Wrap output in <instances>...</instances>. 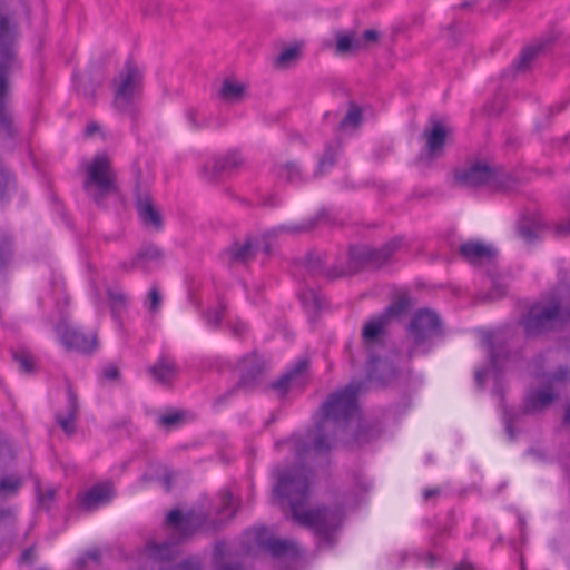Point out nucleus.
<instances>
[{
	"label": "nucleus",
	"mask_w": 570,
	"mask_h": 570,
	"mask_svg": "<svg viewBox=\"0 0 570 570\" xmlns=\"http://www.w3.org/2000/svg\"><path fill=\"white\" fill-rule=\"evenodd\" d=\"M362 383L351 382L344 389L328 395L320 409V419L315 428L307 434L308 442L303 444L295 441V449L299 458L313 453L315 456L330 452L337 436L345 432L354 421H358L357 394Z\"/></svg>",
	"instance_id": "nucleus-1"
},
{
	"label": "nucleus",
	"mask_w": 570,
	"mask_h": 570,
	"mask_svg": "<svg viewBox=\"0 0 570 570\" xmlns=\"http://www.w3.org/2000/svg\"><path fill=\"white\" fill-rule=\"evenodd\" d=\"M275 495L286 500L292 518L299 525L312 530L317 538L330 541L336 522L341 521V511L325 507L308 509L305 507L311 493V473L304 468H293L277 474Z\"/></svg>",
	"instance_id": "nucleus-2"
},
{
	"label": "nucleus",
	"mask_w": 570,
	"mask_h": 570,
	"mask_svg": "<svg viewBox=\"0 0 570 570\" xmlns=\"http://www.w3.org/2000/svg\"><path fill=\"white\" fill-rule=\"evenodd\" d=\"M400 246V240H391L380 249L367 246H353L350 248V265L347 269L326 268L325 255L320 252H312L305 258L306 268L315 275H324L328 278H337L355 273L364 265L379 267L386 263Z\"/></svg>",
	"instance_id": "nucleus-3"
},
{
	"label": "nucleus",
	"mask_w": 570,
	"mask_h": 570,
	"mask_svg": "<svg viewBox=\"0 0 570 570\" xmlns=\"http://www.w3.org/2000/svg\"><path fill=\"white\" fill-rule=\"evenodd\" d=\"M16 24L9 18L0 14V134L13 136L12 117L7 107V77L16 66Z\"/></svg>",
	"instance_id": "nucleus-4"
},
{
	"label": "nucleus",
	"mask_w": 570,
	"mask_h": 570,
	"mask_svg": "<svg viewBox=\"0 0 570 570\" xmlns=\"http://www.w3.org/2000/svg\"><path fill=\"white\" fill-rule=\"evenodd\" d=\"M83 189L87 196L99 207L119 196L117 174L106 154H97L86 166Z\"/></svg>",
	"instance_id": "nucleus-5"
},
{
	"label": "nucleus",
	"mask_w": 570,
	"mask_h": 570,
	"mask_svg": "<svg viewBox=\"0 0 570 570\" xmlns=\"http://www.w3.org/2000/svg\"><path fill=\"white\" fill-rule=\"evenodd\" d=\"M570 317V306L563 305L557 295L534 303L522 320L527 336H537L566 323Z\"/></svg>",
	"instance_id": "nucleus-6"
},
{
	"label": "nucleus",
	"mask_w": 570,
	"mask_h": 570,
	"mask_svg": "<svg viewBox=\"0 0 570 570\" xmlns=\"http://www.w3.org/2000/svg\"><path fill=\"white\" fill-rule=\"evenodd\" d=\"M142 86V75L138 67L128 60L112 80L114 108L124 115L134 116Z\"/></svg>",
	"instance_id": "nucleus-7"
},
{
	"label": "nucleus",
	"mask_w": 570,
	"mask_h": 570,
	"mask_svg": "<svg viewBox=\"0 0 570 570\" xmlns=\"http://www.w3.org/2000/svg\"><path fill=\"white\" fill-rule=\"evenodd\" d=\"M204 518L195 512L185 515L179 510H173L167 514L166 524L173 528V535L177 537L176 542H164L161 544L148 543L147 551L156 560H170L177 552V543L191 535L203 523Z\"/></svg>",
	"instance_id": "nucleus-8"
},
{
	"label": "nucleus",
	"mask_w": 570,
	"mask_h": 570,
	"mask_svg": "<svg viewBox=\"0 0 570 570\" xmlns=\"http://www.w3.org/2000/svg\"><path fill=\"white\" fill-rule=\"evenodd\" d=\"M389 322L390 321L386 318V315L381 313L365 323L362 332L365 350L368 356L367 380L376 381L381 384L387 383L390 376L394 374L391 366L374 353V345L380 342L381 335Z\"/></svg>",
	"instance_id": "nucleus-9"
},
{
	"label": "nucleus",
	"mask_w": 570,
	"mask_h": 570,
	"mask_svg": "<svg viewBox=\"0 0 570 570\" xmlns=\"http://www.w3.org/2000/svg\"><path fill=\"white\" fill-rule=\"evenodd\" d=\"M416 346L424 344L441 332V322L436 313L430 309L417 311L409 325Z\"/></svg>",
	"instance_id": "nucleus-10"
},
{
	"label": "nucleus",
	"mask_w": 570,
	"mask_h": 570,
	"mask_svg": "<svg viewBox=\"0 0 570 570\" xmlns=\"http://www.w3.org/2000/svg\"><path fill=\"white\" fill-rule=\"evenodd\" d=\"M255 541L261 548L267 550L274 558L284 557L295 559L301 554V550L296 541L278 539L266 528L255 530Z\"/></svg>",
	"instance_id": "nucleus-11"
},
{
	"label": "nucleus",
	"mask_w": 570,
	"mask_h": 570,
	"mask_svg": "<svg viewBox=\"0 0 570 570\" xmlns=\"http://www.w3.org/2000/svg\"><path fill=\"white\" fill-rule=\"evenodd\" d=\"M57 333L59 334L61 344L68 351L87 354L97 348V336L94 333L85 334L78 327L68 324H59L57 326Z\"/></svg>",
	"instance_id": "nucleus-12"
},
{
	"label": "nucleus",
	"mask_w": 570,
	"mask_h": 570,
	"mask_svg": "<svg viewBox=\"0 0 570 570\" xmlns=\"http://www.w3.org/2000/svg\"><path fill=\"white\" fill-rule=\"evenodd\" d=\"M568 374L569 371L566 367H560L547 380V386L541 390L530 391L527 396L524 411L527 413H534L549 406L557 397V394L552 392V384L563 382Z\"/></svg>",
	"instance_id": "nucleus-13"
},
{
	"label": "nucleus",
	"mask_w": 570,
	"mask_h": 570,
	"mask_svg": "<svg viewBox=\"0 0 570 570\" xmlns=\"http://www.w3.org/2000/svg\"><path fill=\"white\" fill-rule=\"evenodd\" d=\"M455 181L464 187L490 185L498 179V173L485 163H474L455 173Z\"/></svg>",
	"instance_id": "nucleus-14"
},
{
	"label": "nucleus",
	"mask_w": 570,
	"mask_h": 570,
	"mask_svg": "<svg viewBox=\"0 0 570 570\" xmlns=\"http://www.w3.org/2000/svg\"><path fill=\"white\" fill-rule=\"evenodd\" d=\"M261 242L257 237L246 236L243 239L235 240L223 254L226 264L246 265L253 261L259 249Z\"/></svg>",
	"instance_id": "nucleus-15"
},
{
	"label": "nucleus",
	"mask_w": 570,
	"mask_h": 570,
	"mask_svg": "<svg viewBox=\"0 0 570 570\" xmlns=\"http://www.w3.org/2000/svg\"><path fill=\"white\" fill-rule=\"evenodd\" d=\"M307 360H298L292 370L271 384V389L282 397L291 390L303 387L307 381Z\"/></svg>",
	"instance_id": "nucleus-16"
},
{
	"label": "nucleus",
	"mask_w": 570,
	"mask_h": 570,
	"mask_svg": "<svg viewBox=\"0 0 570 570\" xmlns=\"http://www.w3.org/2000/svg\"><path fill=\"white\" fill-rule=\"evenodd\" d=\"M548 230H550V224L538 213L523 216L517 226L519 237L528 245L540 242Z\"/></svg>",
	"instance_id": "nucleus-17"
},
{
	"label": "nucleus",
	"mask_w": 570,
	"mask_h": 570,
	"mask_svg": "<svg viewBox=\"0 0 570 570\" xmlns=\"http://www.w3.org/2000/svg\"><path fill=\"white\" fill-rule=\"evenodd\" d=\"M242 161V157L237 151H230L224 156L214 157L203 166V177L208 181H216L225 174L240 166Z\"/></svg>",
	"instance_id": "nucleus-18"
},
{
	"label": "nucleus",
	"mask_w": 570,
	"mask_h": 570,
	"mask_svg": "<svg viewBox=\"0 0 570 570\" xmlns=\"http://www.w3.org/2000/svg\"><path fill=\"white\" fill-rule=\"evenodd\" d=\"M460 255L473 265H492L497 258V249L481 242H466L460 246Z\"/></svg>",
	"instance_id": "nucleus-19"
},
{
	"label": "nucleus",
	"mask_w": 570,
	"mask_h": 570,
	"mask_svg": "<svg viewBox=\"0 0 570 570\" xmlns=\"http://www.w3.org/2000/svg\"><path fill=\"white\" fill-rule=\"evenodd\" d=\"M264 371L263 360L255 353L244 357L239 363L240 379L238 387L249 389L255 385Z\"/></svg>",
	"instance_id": "nucleus-20"
},
{
	"label": "nucleus",
	"mask_w": 570,
	"mask_h": 570,
	"mask_svg": "<svg viewBox=\"0 0 570 570\" xmlns=\"http://www.w3.org/2000/svg\"><path fill=\"white\" fill-rule=\"evenodd\" d=\"M424 136L426 138V146L423 157H426L428 160H432L439 157L443 151L446 129L441 122L435 121L430 130H424Z\"/></svg>",
	"instance_id": "nucleus-21"
},
{
	"label": "nucleus",
	"mask_w": 570,
	"mask_h": 570,
	"mask_svg": "<svg viewBox=\"0 0 570 570\" xmlns=\"http://www.w3.org/2000/svg\"><path fill=\"white\" fill-rule=\"evenodd\" d=\"M326 214L324 212L317 213L315 216L311 217L309 219H306L299 224H285L279 225L277 227H274L272 230H268L266 233V237H271V235H281V234H288V235H298L303 233L311 232L316 226H318L323 220L326 219Z\"/></svg>",
	"instance_id": "nucleus-22"
},
{
	"label": "nucleus",
	"mask_w": 570,
	"mask_h": 570,
	"mask_svg": "<svg viewBox=\"0 0 570 570\" xmlns=\"http://www.w3.org/2000/svg\"><path fill=\"white\" fill-rule=\"evenodd\" d=\"M79 406L77 395L69 389L67 393V405L63 413H57L56 420L63 432L71 435L76 431V420L78 416Z\"/></svg>",
	"instance_id": "nucleus-23"
},
{
	"label": "nucleus",
	"mask_w": 570,
	"mask_h": 570,
	"mask_svg": "<svg viewBox=\"0 0 570 570\" xmlns=\"http://www.w3.org/2000/svg\"><path fill=\"white\" fill-rule=\"evenodd\" d=\"M137 210L141 222L147 227L159 230L163 227V218L158 209H156L148 195L137 196Z\"/></svg>",
	"instance_id": "nucleus-24"
},
{
	"label": "nucleus",
	"mask_w": 570,
	"mask_h": 570,
	"mask_svg": "<svg viewBox=\"0 0 570 570\" xmlns=\"http://www.w3.org/2000/svg\"><path fill=\"white\" fill-rule=\"evenodd\" d=\"M112 498V487L110 483H100L91 487L82 498V507L92 510L101 504H106Z\"/></svg>",
	"instance_id": "nucleus-25"
},
{
	"label": "nucleus",
	"mask_w": 570,
	"mask_h": 570,
	"mask_svg": "<svg viewBox=\"0 0 570 570\" xmlns=\"http://www.w3.org/2000/svg\"><path fill=\"white\" fill-rule=\"evenodd\" d=\"M148 372L158 383L169 385L178 374V367L170 357L161 356Z\"/></svg>",
	"instance_id": "nucleus-26"
},
{
	"label": "nucleus",
	"mask_w": 570,
	"mask_h": 570,
	"mask_svg": "<svg viewBox=\"0 0 570 570\" xmlns=\"http://www.w3.org/2000/svg\"><path fill=\"white\" fill-rule=\"evenodd\" d=\"M341 151V144L338 141L326 145L322 157L318 160L315 176L324 175L335 164L336 156Z\"/></svg>",
	"instance_id": "nucleus-27"
},
{
	"label": "nucleus",
	"mask_w": 570,
	"mask_h": 570,
	"mask_svg": "<svg viewBox=\"0 0 570 570\" xmlns=\"http://www.w3.org/2000/svg\"><path fill=\"white\" fill-rule=\"evenodd\" d=\"M362 39H357L354 35H337L335 51L336 53L344 55L347 52L355 53L362 50Z\"/></svg>",
	"instance_id": "nucleus-28"
},
{
	"label": "nucleus",
	"mask_w": 570,
	"mask_h": 570,
	"mask_svg": "<svg viewBox=\"0 0 570 570\" xmlns=\"http://www.w3.org/2000/svg\"><path fill=\"white\" fill-rule=\"evenodd\" d=\"M273 171L278 178L288 183H298L302 180V174L298 165L292 161L275 165Z\"/></svg>",
	"instance_id": "nucleus-29"
},
{
	"label": "nucleus",
	"mask_w": 570,
	"mask_h": 570,
	"mask_svg": "<svg viewBox=\"0 0 570 570\" xmlns=\"http://www.w3.org/2000/svg\"><path fill=\"white\" fill-rule=\"evenodd\" d=\"M245 90L246 87L243 83L235 82L232 80H225L222 85L219 95L222 99L228 102H236L242 100Z\"/></svg>",
	"instance_id": "nucleus-30"
},
{
	"label": "nucleus",
	"mask_w": 570,
	"mask_h": 570,
	"mask_svg": "<svg viewBox=\"0 0 570 570\" xmlns=\"http://www.w3.org/2000/svg\"><path fill=\"white\" fill-rule=\"evenodd\" d=\"M543 47L544 45L542 42H538L524 48L514 63L515 68L520 71L528 69L538 53L543 50Z\"/></svg>",
	"instance_id": "nucleus-31"
},
{
	"label": "nucleus",
	"mask_w": 570,
	"mask_h": 570,
	"mask_svg": "<svg viewBox=\"0 0 570 570\" xmlns=\"http://www.w3.org/2000/svg\"><path fill=\"white\" fill-rule=\"evenodd\" d=\"M299 52H301V47L298 45H293V46L284 48L275 60L276 67H278V68L289 67L292 63H294L298 59Z\"/></svg>",
	"instance_id": "nucleus-32"
},
{
	"label": "nucleus",
	"mask_w": 570,
	"mask_h": 570,
	"mask_svg": "<svg viewBox=\"0 0 570 570\" xmlns=\"http://www.w3.org/2000/svg\"><path fill=\"white\" fill-rule=\"evenodd\" d=\"M411 307V301L407 296H401L389 305L382 313L386 315L390 321L392 317H397L405 314Z\"/></svg>",
	"instance_id": "nucleus-33"
},
{
	"label": "nucleus",
	"mask_w": 570,
	"mask_h": 570,
	"mask_svg": "<svg viewBox=\"0 0 570 570\" xmlns=\"http://www.w3.org/2000/svg\"><path fill=\"white\" fill-rule=\"evenodd\" d=\"M224 543H217L215 546L214 550V563L216 570H246L240 563L235 562H224L223 559V552H224Z\"/></svg>",
	"instance_id": "nucleus-34"
},
{
	"label": "nucleus",
	"mask_w": 570,
	"mask_h": 570,
	"mask_svg": "<svg viewBox=\"0 0 570 570\" xmlns=\"http://www.w3.org/2000/svg\"><path fill=\"white\" fill-rule=\"evenodd\" d=\"M161 256V250L157 246L148 245L140 249L134 259L132 265L138 266L142 261H159Z\"/></svg>",
	"instance_id": "nucleus-35"
},
{
	"label": "nucleus",
	"mask_w": 570,
	"mask_h": 570,
	"mask_svg": "<svg viewBox=\"0 0 570 570\" xmlns=\"http://www.w3.org/2000/svg\"><path fill=\"white\" fill-rule=\"evenodd\" d=\"M301 301H302L303 306L307 311H309V309L320 311L323 308V305H324L323 298L312 289L304 292L301 295Z\"/></svg>",
	"instance_id": "nucleus-36"
},
{
	"label": "nucleus",
	"mask_w": 570,
	"mask_h": 570,
	"mask_svg": "<svg viewBox=\"0 0 570 570\" xmlns=\"http://www.w3.org/2000/svg\"><path fill=\"white\" fill-rule=\"evenodd\" d=\"M163 297L157 286H153L148 292V296L145 301L146 308L151 313L156 314L161 307Z\"/></svg>",
	"instance_id": "nucleus-37"
},
{
	"label": "nucleus",
	"mask_w": 570,
	"mask_h": 570,
	"mask_svg": "<svg viewBox=\"0 0 570 570\" xmlns=\"http://www.w3.org/2000/svg\"><path fill=\"white\" fill-rule=\"evenodd\" d=\"M362 121V111L358 107L352 106L345 117L341 120L340 127L341 128H347V127H357Z\"/></svg>",
	"instance_id": "nucleus-38"
},
{
	"label": "nucleus",
	"mask_w": 570,
	"mask_h": 570,
	"mask_svg": "<svg viewBox=\"0 0 570 570\" xmlns=\"http://www.w3.org/2000/svg\"><path fill=\"white\" fill-rule=\"evenodd\" d=\"M159 570H202V563L197 558H188L175 566H161Z\"/></svg>",
	"instance_id": "nucleus-39"
},
{
	"label": "nucleus",
	"mask_w": 570,
	"mask_h": 570,
	"mask_svg": "<svg viewBox=\"0 0 570 570\" xmlns=\"http://www.w3.org/2000/svg\"><path fill=\"white\" fill-rule=\"evenodd\" d=\"M507 293V285L498 278L491 279V289L484 299L495 301L502 298Z\"/></svg>",
	"instance_id": "nucleus-40"
},
{
	"label": "nucleus",
	"mask_w": 570,
	"mask_h": 570,
	"mask_svg": "<svg viewBox=\"0 0 570 570\" xmlns=\"http://www.w3.org/2000/svg\"><path fill=\"white\" fill-rule=\"evenodd\" d=\"M224 311H225L224 305H219L218 307H216L214 309L207 311L205 314V320H206L207 325L210 327H217L223 320Z\"/></svg>",
	"instance_id": "nucleus-41"
},
{
	"label": "nucleus",
	"mask_w": 570,
	"mask_h": 570,
	"mask_svg": "<svg viewBox=\"0 0 570 570\" xmlns=\"http://www.w3.org/2000/svg\"><path fill=\"white\" fill-rule=\"evenodd\" d=\"M21 485V481L19 478H4L0 481V492L6 494H13L18 491Z\"/></svg>",
	"instance_id": "nucleus-42"
},
{
	"label": "nucleus",
	"mask_w": 570,
	"mask_h": 570,
	"mask_svg": "<svg viewBox=\"0 0 570 570\" xmlns=\"http://www.w3.org/2000/svg\"><path fill=\"white\" fill-rule=\"evenodd\" d=\"M222 515H226L227 518H232L235 514L233 495L229 492H226L222 495L220 502V511Z\"/></svg>",
	"instance_id": "nucleus-43"
},
{
	"label": "nucleus",
	"mask_w": 570,
	"mask_h": 570,
	"mask_svg": "<svg viewBox=\"0 0 570 570\" xmlns=\"http://www.w3.org/2000/svg\"><path fill=\"white\" fill-rule=\"evenodd\" d=\"M186 117H187L189 125L194 129H202V128H206L208 126V119L206 117L198 119V111L194 108H189L186 111Z\"/></svg>",
	"instance_id": "nucleus-44"
},
{
	"label": "nucleus",
	"mask_w": 570,
	"mask_h": 570,
	"mask_svg": "<svg viewBox=\"0 0 570 570\" xmlns=\"http://www.w3.org/2000/svg\"><path fill=\"white\" fill-rule=\"evenodd\" d=\"M550 230H552V233L556 237L570 236V218H568L563 222L550 225Z\"/></svg>",
	"instance_id": "nucleus-45"
},
{
	"label": "nucleus",
	"mask_w": 570,
	"mask_h": 570,
	"mask_svg": "<svg viewBox=\"0 0 570 570\" xmlns=\"http://www.w3.org/2000/svg\"><path fill=\"white\" fill-rule=\"evenodd\" d=\"M14 360L19 363V366L22 371H24V372L32 371L33 362H32V357L28 353H26V352L16 353Z\"/></svg>",
	"instance_id": "nucleus-46"
},
{
	"label": "nucleus",
	"mask_w": 570,
	"mask_h": 570,
	"mask_svg": "<svg viewBox=\"0 0 570 570\" xmlns=\"http://www.w3.org/2000/svg\"><path fill=\"white\" fill-rule=\"evenodd\" d=\"M489 355L491 368L498 374L501 370V352L498 351L492 343H489Z\"/></svg>",
	"instance_id": "nucleus-47"
},
{
	"label": "nucleus",
	"mask_w": 570,
	"mask_h": 570,
	"mask_svg": "<svg viewBox=\"0 0 570 570\" xmlns=\"http://www.w3.org/2000/svg\"><path fill=\"white\" fill-rule=\"evenodd\" d=\"M13 459L11 446L6 440L0 439V463H7Z\"/></svg>",
	"instance_id": "nucleus-48"
},
{
	"label": "nucleus",
	"mask_w": 570,
	"mask_h": 570,
	"mask_svg": "<svg viewBox=\"0 0 570 570\" xmlns=\"http://www.w3.org/2000/svg\"><path fill=\"white\" fill-rule=\"evenodd\" d=\"M357 39H362V50L367 47L368 43L375 42L379 39V33L375 30H365Z\"/></svg>",
	"instance_id": "nucleus-49"
},
{
	"label": "nucleus",
	"mask_w": 570,
	"mask_h": 570,
	"mask_svg": "<svg viewBox=\"0 0 570 570\" xmlns=\"http://www.w3.org/2000/svg\"><path fill=\"white\" fill-rule=\"evenodd\" d=\"M14 524V513L11 509L0 511V527H12Z\"/></svg>",
	"instance_id": "nucleus-50"
},
{
	"label": "nucleus",
	"mask_w": 570,
	"mask_h": 570,
	"mask_svg": "<svg viewBox=\"0 0 570 570\" xmlns=\"http://www.w3.org/2000/svg\"><path fill=\"white\" fill-rule=\"evenodd\" d=\"M102 376L108 381H116L119 377V371L115 364H108L102 370Z\"/></svg>",
	"instance_id": "nucleus-51"
},
{
	"label": "nucleus",
	"mask_w": 570,
	"mask_h": 570,
	"mask_svg": "<svg viewBox=\"0 0 570 570\" xmlns=\"http://www.w3.org/2000/svg\"><path fill=\"white\" fill-rule=\"evenodd\" d=\"M181 419V415L179 413H170V414H166V415H163L160 417V423L161 425L166 426V428H170V426H174L175 424H177Z\"/></svg>",
	"instance_id": "nucleus-52"
},
{
	"label": "nucleus",
	"mask_w": 570,
	"mask_h": 570,
	"mask_svg": "<svg viewBox=\"0 0 570 570\" xmlns=\"http://www.w3.org/2000/svg\"><path fill=\"white\" fill-rule=\"evenodd\" d=\"M12 256L10 243L0 245V267H2Z\"/></svg>",
	"instance_id": "nucleus-53"
},
{
	"label": "nucleus",
	"mask_w": 570,
	"mask_h": 570,
	"mask_svg": "<svg viewBox=\"0 0 570 570\" xmlns=\"http://www.w3.org/2000/svg\"><path fill=\"white\" fill-rule=\"evenodd\" d=\"M36 551L33 547L26 549L21 554V562L32 563L36 560Z\"/></svg>",
	"instance_id": "nucleus-54"
},
{
	"label": "nucleus",
	"mask_w": 570,
	"mask_h": 570,
	"mask_svg": "<svg viewBox=\"0 0 570 570\" xmlns=\"http://www.w3.org/2000/svg\"><path fill=\"white\" fill-rule=\"evenodd\" d=\"M10 184V177L9 175L0 168V197L3 196V188L8 187Z\"/></svg>",
	"instance_id": "nucleus-55"
},
{
	"label": "nucleus",
	"mask_w": 570,
	"mask_h": 570,
	"mask_svg": "<svg viewBox=\"0 0 570 570\" xmlns=\"http://www.w3.org/2000/svg\"><path fill=\"white\" fill-rule=\"evenodd\" d=\"M232 328L233 334L237 337H240L247 331L246 324L242 322L235 323Z\"/></svg>",
	"instance_id": "nucleus-56"
},
{
	"label": "nucleus",
	"mask_w": 570,
	"mask_h": 570,
	"mask_svg": "<svg viewBox=\"0 0 570 570\" xmlns=\"http://www.w3.org/2000/svg\"><path fill=\"white\" fill-rule=\"evenodd\" d=\"M109 297L110 299L114 303V308L117 306V305H125L126 304V297L124 294H114V293H110L109 294Z\"/></svg>",
	"instance_id": "nucleus-57"
},
{
	"label": "nucleus",
	"mask_w": 570,
	"mask_h": 570,
	"mask_svg": "<svg viewBox=\"0 0 570 570\" xmlns=\"http://www.w3.org/2000/svg\"><path fill=\"white\" fill-rule=\"evenodd\" d=\"M100 130V127L98 124L96 122H90L87 125L86 127V130H85V135L87 137H92L96 132H98Z\"/></svg>",
	"instance_id": "nucleus-58"
},
{
	"label": "nucleus",
	"mask_w": 570,
	"mask_h": 570,
	"mask_svg": "<svg viewBox=\"0 0 570 570\" xmlns=\"http://www.w3.org/2000/svg\"><path fill=\"white\" fill-rule=\"evenodd\" d=\"M53 497H55V491L53 490H47L45 493H42L40 495V502L41 504H46L47 502H51L53 500Z\"/></svg>",
	"instance_id": "nucleus-59"
},
{
	"label": "nucleus",
	"mask_w": 570,
	"mask_h": 570,
	"mask_svg": "<svg viewBox=\"0 0 570 570\" xmlns=\"http://www.w3.org/2000/svg\"><path fill=\"white\" fill-rule=\"evenodd\" d=\"M488 373L489 370H479L475 372V381L479 385L483 384V381L485 380Z\"/></svg>",
	"instance_id": "nucleus-60"
},
{
	"label": "nucleus",
	"mask_w": 570,
	"mask_h": 570,
	"mask_svg": "<svg viewBox=\"0 0 570 570\" xmlns=\"http://www.w3.org/2000/svg\"><path fill=\"white\" fill-rule=\"evenodd\" d=\"M453 570H478L472 563L462 562L458 564Z\"/></svg>",
	"instance_id": "nucleus-61"
},
{
	"label": "nucleus",
	"mask_w": 570,
	"mask_h": 570,
	"mask_svg": "<svg viewBox=\"0 0 570 570\" xmlns=\"http://www.w3.org/2000/svg\"><path fill=\"white\" fill-rule=\"evenodd\" d=\"M439 494V490L438 489H428L424 491L423 493V497L425 500H429L433 497H436Z\"/></svg>",
	"instance_id": "nucleus-62"
},
{
	"label": "nucleus",
	"mask_w": 570,
	"mask_h": 570,
	"mask_svg": "<svg viewBox=\"0 0 570 570\" xmlns=\"http://www.w3.org/2000/svg\"><path fill=\"white\" fill-rule=\"evenodd\" d=\"M563 423L567 425H570V404L566 409L564 416H563Z\"/></svg>",
	"instance_id": "nucleus-63"
},
{
	"label": "nucleus",
	"mask_w": 570,
	"mask_h": 570,
	"mask_svg": "<svg viewBox=\"0 0 570 570\" xmlns=\"http://www.w3.org/2000/svg\"><path fill=\"white\" fill-rule=\"evenodd\" d=\"M164 484H165L166 490L170 489V487H171V474H166L164 476Z\"/></svg>",
	"instance_id": "nucleus-64"
}]
</instances>
